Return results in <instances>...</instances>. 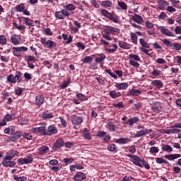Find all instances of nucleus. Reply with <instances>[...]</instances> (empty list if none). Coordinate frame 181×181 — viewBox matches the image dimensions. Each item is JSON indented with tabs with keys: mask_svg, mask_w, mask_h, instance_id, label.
Listing matches in <instances>:
<instances>
[{
	"mask_svg": "<svg viewBox=\"0 0 181 181\" xmlns=\"http://www.w3.org/2000/svg\"><path fill=\"white\" fill-rule=\"evenodd\" d=\"M83 138L88 141H91V134L88 132L87 129H84L83 132Z\"/></svg>",
	"mask_w": 181,
	"mask_h": 181,
	"instance_id": "a18cd8bd",
	"label": "nucleus"
},
{
	"mask_svg": "<svg viewBox=\"0 0 181 181\" xmlns=\"http://www.w3.org/2000/svg\"><path fill=\"white\" fill-rule=\"evenodd\" d=\"M128 57L130 59V60H134V62H141V57H139L138 54H130Z\"/></svg>",
	"mask_w": 181,
	"mask_h": 181,
	"instance_id": "58836bf2",
	"label": "nucleus"
},
{
	"mask_svg": "<svg viewBox=\"0 0 181 181\" xmlns=\"http://www.w3.org/2000/svg\"><path fill=\"white\" fill-rule=\"evenodd\" d=\"M151 109L153 111H155V112H158V111H162V107H160L159 105H153Z\"/></svg>",
	"mask_w": 181,
	"mask_h": 181,
	"instance_id": "338daca9",
	"label": "nucleus"
},
{
	"mask_svg": "<svg viewBox=\"0 0 181 181\" xmlns=\"http://www.w3.org/2000/svg\"><path fill=\"white\" fill-rule=\"evenodd\" d=\"M151 85L157 88H162V87H163V83H162L160 80L152 81Z\"/></svg>",
	"mask_w": 181,
	"mask_h": 181,
	"instance_id": "2f4dec72",
	"label": "nucleus"
},
{
	"mask_svg": "<svg viewBox=\"0 0 181 181\" xmlns=\"http://www.w3.org/2000/svg\"><path fill=\"white\" fill-rule=\"evenodd\" d=\"M163 43L167 47H170V48L172 47V45L173 44V43H172V42H170V40H169L168 39H163Z\"/></svg>",
	"mask_w": 181,
	"mask_h": 181,
	"instance_id": "bf43d9fd",
	"label": "nucleus"
},
{
	"mask_svg": "<svg viewBox=\"0 0 181 181\" xmlns=\"http://www.w3.org/2000/svg\"><path fill=\"white\" fill-rule=\"evenodd\" d=\"M106 128L109 129L110 132H115L118 127L112 122H109L106 125Z\"/></svg>",
	"mask_w": 181,
	"mask_h": 181,
	"instance_id": "b1692460",
	"label": "nucleus"
},
{
	"mask_svg": "<svg viewBox=\"0 0 181 181\" xmlns=\"http://www.w3.org/2000/svg\"><path fill=\"white\" fill-rule=\"evenodd\" d=\"M117 144H128V142H131V140L128 138H120L116 140Z\"/></svg>",
	"mask_w": 181,
	"mask_h": 181,
	"instance_id": "603ef678",
	"label": "nucleus"
},
{
	"mask_svg": "<svg viewBox=\"0 0 181 181\" xmlns=\"http://www.w3.org/2000/svg\"><path fill=\"white\" fill-rule=\"evenodd\" d=\"M11 42L12 45H14V46H18L19 45V35L16 34H13L11 36Z\"/></svg>",
	"mask_w": 181,
	"mask_h": 181,
	"instance_id": "4be33fe9",
	"label": "nucleus"
},
{
	"mask_svg": "<svg viewBox=\"0 0 181 181\" xmlns=\"http://www.w3.org/2000/svg\"><path fill=\"white\" fill-rule=\"evenodd\" d=\"M156 162L158 165H162L163 163H165V165H168V163H169V162L168 160H165L163 157L156 158Z\"/></svg>",
	"mask_w": 181,
	"mask_h": 181,
	"instance_id": "de8ad7c7",
	"label": "nucleus"
},
{
	"mask_svg": "<svg viewBox=\"0 0 181 181\" xmlns=\"http://www.w3.org/2000/svg\"><path fill=\"white\" fill-rule=\"evenodd\" d=\"M151 155H156V153H159V148L156 147V146H152L151 148H150V151H149Z\"/></svg>",
	"mask_w": 181,
	"mask_h": 181,
	"instance_id": "6e6d98bb",
	"label": "nucleus"
},
{
	"mask_svg": "<svg viewBox=\"0 0 181 181\" xmlns=\"http://www.w3.org/2000/svg\"><path fill=\"white\" fill-rule=\"evenodd\" d=\"M164 158L165 159H168V160H175V159H179V158H181V155L180 154H170V155L164 156Z\"/></svg>",
	"mask_w": 181,
	"mask_h": 181,
	"instance_id": "a878e982",
	"label": "nucleus"
},
{
	"mask_svg": "<svg viewBox=\"0 0 181 181\" xmlns=\"http://www.w3.org/2000/svg\"><path fill=\"white\" fill-rule=\"evenodd\" d=\"M166 6H169V2L163 0H160L158 2V8L160 9V11H164Z\"/></svg>",
	"mask_w": 181,
	"mask_h": 181,
	"instance_id": "6ab92c4d",
	"label": "nucleus"
},
{
	"mask_svg": "<svg viewBox=\"0 0 181 181\" xmlns=\"http://www.w3.org/2000/svg\"><path fill=\"white\" fill-rule=\"evenodd\" d=\"M100 12L103 16L107 18V19H110V21L114 22V23H119V16L112 14L105 9H102Z\"/></svg>",
	"mask_w": 181,
	"mask_h": 181,
	"instance_id": "f257e3e1",
	"label": "nucleus"
},
{
	"mask_svg": "<svg viewBox=\"0 0 181 181\" xmlns=\"http://www.w3.org/2000/svg\"><path fill=\"white\" fill-rule=\"evenodd\" d=\"M63 162L66 165V166H67L68 165H70L71 163L74 162V159L71 158H65L63 159Z\"/></svg>",
	"mask_w": 181,
	"mask_h": 181,
	"instance_id": "13d9d810",
	"label": "nucleus"
},
{
	"mask_svg": "<svg viewBox=\"0 0 181 181\" xmlns=\"http://www.w3.org/2000/svg\"><path fill=\"white\" fill-rule=\"evenodd\" d=\"M161 149L163 152H167L168 153L173 152V148H172V146L168 144L163 145Z\"/></svg>",
	"mask_w": 181,
	"mask_h": 181,
	"instance_id": "c85d7f7f",
	"label": "nucleus"
},
{
	"mask_svg": "<svg viewBox=\"0 0 181 181\" xmlns=\"http://www.w3.org/2000/svg\"><path fill=\"white\" fill-rule=\"evenodd\" d=\"M40 42L42 45H44L45 47H47L48 49H52L53 47H56L57 44L55 42L50 40H46V37H41Z\"/></svg>",
	"mask_w": 181,
	"mask_h": 181,
	"instance_id": "20e7f679",
	"label": "nucleus"
},
{
	"mask_svg": "<svg viewBox=\"0 0 181 181\" xmlns=\"http://www.w3.org/2000/svg\"><path fill=\"white\" fill-rule=\"evenodd\" d=\"M101 6L103 8H111L112 6V2L109 0L103 1L100 3Z\"/></svg>",
	"mask_w": 181,
	"mask_h": 181,
	"instance_id": "e433bc0d",
	"label": "nucleus"
},
{
	"mask_svg": "<svg viewBox=\"0 0 181 181\" xmlns=\"http://www.w3.org/2000/svg\"><path fill=\"white\" fill-rule=\"evenodd\" d=\"M62 38L66 41V45H70L73 42V35H71L62 34Z\"/></svg>",
	"mask_w": 181,
	"mask_h": 181,
	"instance_id": "bb28decb",
	"label": "nucleus"
},
{
	"mask_svg": "<svg viewBox=\"0 0 181 181\" xmlns=\"http://www.w3.org/2000/svg\"><path fill=\"white\" fill-rule=\"evenodd\" d=\"M33 134H40V135L47 136L46 126H42L40 127H33L31 129Z\"/></svg>",
	"mask_w": 181,
	"mask_h": 181,
	"instance_id": "39448f33",
	"label": "nucleus"
},
{
	"mask_svg": "<svg viewBox=\"0 0 181 181\" xmlns=\"http://www.w3.org/2000/svg\"><path fill=\"white\" fill-rule=\"evenodd\" d=\"M18 122L20 125H26L28 124V119L26 117H20L18 119Z\"/></svg>",
	"mask_w": 181,
	"mask_h": 181,
	"instance_id": "4d7b16f0",
	"label": "nucleus"
},
{
	"mask_svg": "<svg viewBox=\"0 0 181 181\" xmlns=\"http://www.w3.org/2000/svg\"><path fill=\"white\" fill-rule=\"evenodd\" d=\"M33 162V158L32 156H28L25 158H19L18 160V165H28Z\"/></svg>",
	"mask_w": 181,
	"mask_h": 181,
	"instance_id": "9d476101",
	"label": "nucleus"
},
{
	"mask_svg": "<svg viewBox=\"0 0 181 181\" xmlns=\"http://www.w3.org/2000/svg\"><path fill=\"white\" fill-rule=\"evenodd\" d=\"M132 19L134 21V22H136V23H139V25L144 22V18H142V16L138 14H134V16H132Z\"/></svg>",
	"mask_w": 181,
	"mask_h": 181,
	"instance_id": "473e14b6",
	"label": "nucleus"
},
{
	"mask_svg": "<svg viewBox=\"0 0 181 181\" xmlns=\"http://www.w3.org/2000/svg\"><path fill=\"white\" fill-rule=\"evenodd\" d=\"M13 117L12 115L7 114L4 116V119L1 122H0V128L1 127H5L6 125V122H9L10 121H12Z\"/></svg>",
	"mask_w": 181,
	"mask_h": 181,
	"instance_id": "4468645a",
	"label": "nucleus"
},
{
	"mask_svg": "<svg viewBox=\"0 0 181 181\" xmlns=\"http://www.w3.org/2000/svg\"><path fill=\"white\" fill-rule=\"evenodd\" d=\"M25 59L26 62H35L36 60V58L32 55H27Z\"/></svg>",
	"mask_w": 181,
	"mask_h": 181,
	"instance_id": "774afa93",
	"label": "nucleus"
},
{
	"mask_svg": "<svg viewBox=\"0 0 181 181\" xmlns=\"http://www.w3.org/2000/svg\"><path fill=\"white\" fill-rule=\"evenodd\" d=\"M117 5L122 9L123 11H127L128 9V6L124 1H118Z\"/></svg>",
	"mask_w": 181,
	"mask_h": 181,
	"instance_id": "5fc2aeb1",
	"label": "nucleus"
},
{
	"mask_svg": "<svg viewBox=\"0 0 181 181\" xmlns=\"http://www.w3.org/2000/svg\"><path fill=\"white\" fill-rule=\"evenodd\" d=\"M86 174H84V173L78 172L75 175L73 180L75 181H83V180H86Z\"/></svg>",
	"mask_w": 181,
	"mask_h": 181,
	"instance_id": "a211bd4d",
	"label": "nucleus"
},
{
	"mask_svg": "<svg viewBox=\"0 0 181 181\" xmlns=\"http://www.w3.org/2000/svg\"><path fill=\"white\" fill-rule=\"evenodd\" d=\"M129 86L128 83H116L115 87L118 90H127Z\"/></svg>",
	"mask_w": 181,
	"mask_h": 181,
	"instance_id": "412c9836",
	"label": "nucleus"
},
{
	"mask_svg": "<svg viewBox=\"0 0 181 181\" xmlns=\"http://www.w3.org/2000/svg\"><path fill=\"white\" fill-rule=\"evenodd\" d=\"M94 55L85 57L83 59L81 60L83 63H86V64H88V63H91L94 60Z\"/></svg>",
	"mask_w": 181,
	"mask_h": 181,
	"instance_id": "ea45409f",
	"label": "nucleus"
},
{
	"mask_svg": "<svg viewBox=\"0 0 181 181\" xmlns=\"http://www.w3.org/2000/svg\"><path fill=\"white\" fill-rule=\"evenodd\" d=\"M14 180L17 181H26L28 180V178L25 176L23 177H18V175H13Z\"/></svg>",
	"mask_w": 181,
	"mask_h": 181,
	"instance_id": "680f3d73",
	"label": "nucleus"
},
{
	"mask_svg": "<svg viewBox=\"0 0 181 181\" xmlns=\"http://www.w3.org/2000/svg\"><path fill=\"white\" fill-rule=\"evenodd\" d=\"M104 32L107 33V35H117L121 33V30L112 25H105Z\"/></svg>",
	"mask_w": 181,
	"mask_h": 181,
	"instance_id": "7ed1b4c3",
	"label": "nucleus"
},
{
	"mask_svg": "<svg viewBox=\"0 0 181 181\" xmlns=\"http://www.w3.org/2000/svg\"><path fill=\"white\" fill-rule=\"evenodd\" d=\"M49 152V148L46 146H42L38 148V153L40 155H45Z\"/></svg>",
	"mask_w": 181,
	"mask_h": 181,
	"instance_id": "72a5a7b5",
	"label": "nucleus"
},
{
	"mask_svg": "<svg viewBox=\"0 0 181 181\" xmlns=\"http://www.w3.org/2000/svg\"><path fill=\"white\" fill-rule=\"evenodd\" d=\"M136 122H139V117L137 116H135L134 117L130 118L129 120H127L126 124L127 125H129L130 127H132V125H134V124H136Z\"/></svg>",
	"mask_w": 181,
	"mask_h": 181,
	"instance_id": "393cba45",
	"label": "nucleus"
},
{
	"mask_svg": "<svg viewBox=\"0 0 181 181\" xmlns=\"http://www.w3.org/2000/svg\"><path fill=\"white\" fill-rule=\"evenodd\" d=\"M76 97L81 100V101H87L88 98L84 95L83 93H78L76 95Z\"/></svg>",
	"mask_w": 181,
	"mask_h": 181,
	"instance_id": "052dcab7",
	"label": "nucleus"
},
{
	"mask_svg": "<svg viewBox=\"0 0 181 181\" xmlns=\"http://www.w3.org/2000/svg\"><path fill=\"white\" fill-rule=\"evenodd\" d=\"M15 11L16 12H23V11H25V4L24 3H21L18 5H17L15 7Z\"/></svg>",
	"mask_w": 181,
	"mask_h": 181,
	"instance_id": "37998d69",
	"label": "nucleus"
},
{
	"mask_svg": "<svg viewBox=\"0 0 181 181\" xmlns=\"http://www.w3.org/2000/svg\"><path fill=\"white\" fill-rule=\"evenodd\" d=\"M64 146V140L63 139H58L54 144L52 148L54 151H56V149H60V148H62V146Z\"/></svg>",
	"mask_w": 181,
	"mask_h": 181,
	"instance_id": "2eb2a0df",
	"label": "nucleus"
},
{
	"mask_svg": "<svg viewBox=\"0 0 181 181\" xmlns=\"http://www.w3.org/2000/svg\"><path fill=\"white\" fill-rule=\"evenodd\" d=\"M159 30H160L162 35H164L165 36H168L170 37H173V36H175V34L172 32H170V30L163 26H160L158 28Z\"/></svg>",
	"mask_w": 181,
	"mask_h": 181,
	"instance_id": "1a4fd4ad",
	"label": "nucleus"
},
{
	"mask_svg": "<svg viewBox=\"0 0 181 181\" xmlns=\"http://www.w3.org/2000/svg\"><path fill=\"white\" fill-rule=\"evenodd\" d=\"M59 132L57 127L54 125H49L47 129V136H52V135H56Z\"/></svg>",
	"mask_w": 181,
	"mask_h": 181,
	"instance_id": "6e6552de",
	"label": "nucleus"
},
{
	"mask_svg": "<svg viewBox=\"0 0 181 181\" xmlns=\"http://www.w3.org/2000/svg\"><path fill=\"white\" fill-rule=\"evenodd\" d=\"M18 21L19 22H23L27 26H33V21L29 18L22 16L18 18Z\"/></svg>",
	"mask_w": 181,
	"mask_h": 181,
	"instance_id": "ddd939ff",
	"label": "nucleus"
},
{
	"mask_svg": "<svg viewBox=\"0 0 181 181\" xmlns=\"http://www.w3.org/2000/svg\"><path fill=\"white\" fill-rule=\"evenodd\" d=\"M13 56H16V57H21V56H22V52L18 47H13Z\"/></svg>",
	"mask_w": 181,
	"mask_h": 181,
	"instance_id": "4c0bfd02",
	"label": "nucleus"
},
{
	"mask_svg": "<svg viewBox=\"0 0 181 181\" xmlns=\"http://www.w3.org/2000/svg\"><path fill=\"white\" fill-rule=\"evenodd\" d=\"M152 132V129H146L138 131L134 134V138H141V136H145V135H148V134H151Z\"/></svg>",
	"mask_w": 181,
	"mask_h": 181,
	"instance_id": "0eeeda50",
	"label": "nucleus"
},
{
	"mask_svg": "<svg viewBox=\"0 0 181 181\" xmlns=\"http://www.w3.org/2000/svg\"><path fill=\"white\" fill-rule=\"evenodd\" d=\"M105 60V55L104 54H100L99 57H96L95 62L96 63H103Z\"/></svg>",
	"mask_w": 181,
	"mask_h": 181,
	"instance_id": "09e8293b",
	"label": "nucleus"
},
{
	"mask_svg": "<svg viewBox=\"0 0 181 181\" xmlns=\"http://www.w3.org/2000/svg\"><path fill=\"white\" fill-rule=\"evenodd\" d=\"M170 49L179 52V50H181V44L177 42L173 43Z\"/></svg>",
	"mask_w": 181,
	"mask_h": 181,
	"instance_id": "49530a36",
	"label": "nucleus"
},
{
	"mask_svg": "<svg viewBox=\"0 0 181 181\" xmlns=\"http://www.w3.org/2000/svg\"><path fill=\"white\" fill-rule=\"evenodd\" d=\"M107 149L110 151V152H114L115 153H117V152H118V148H117V146L114 144H109L107 146Z\"/></svg>",
	"mask_w": 181,
	"mask_h": 181,
	"instance_id": "a19ab883",
	"label": "nucleus"
},
{
	"mask_svg": "<svg viewBox=\"0 0 181 181\" xmlns=\"http://www.w3.org/2000/svg\"><path fill=\"white\" fill-rule=\"evenodd\" d=\"M1 163L5 168H13V166L16 165L15 161H12L11 160H6V158H4Z\"/></svg>",
	"mask_w": 181,
	"mask_h": 181,
	"instance_id": "f3484780",
	"label": "nucleus"
},
{
	"mask_svg": "<svg viewBox=\"0 0 181 181\" xmlns=\"http://www.w3.org/2000/svg\"><path fill=\"white\" fill-rule=\"evenodd\" d=\"M54 16L57 19H64L66 17L70 16V13L64 9L55 12Z\"/></svg>",
	"mask_w": 181,
	"mask_h": 181,
	"instance_id": "423d86ee",
	"label": "nucleus"
},
{
	"mask_svg": "<svg viewBox=\"0 0 181 181\" xmlns=\"http://www.w3.org/2000/svg\"><path fill=\"white\" fill-rule=\"evenodd\" d=\"M151 74L152 76H154V77H158V76H161L162 71H159L158 69H154Z\"/></svg>",
	"mask_w": 181,
	"mask_h": 181,
	"instance_id": "0e129e2a",
	"label": "nucleus"
},
{
	"mask_svg": "<svg viewBox=\"0 0 181 181\" xmlns=\"http://www.w3.org/2000/svg\"><path fill=\"white\" fill-rule=\"evenodd\" d=\"M54 116L53 115V113L52 112H49V113H47L46 112H42V118L43 119H50L52 118H53Z\"/></svg>",
	"mask_w": 181,
	"mask_h": 181,
	"instance_id": "f704fd0d",
	"label": "nucleus"
},
{
	"mask_svg": "<svg viewBox=\"0 0 181 181\" xmlns=\"http://www.w3.org/2000/svg\"><path fill=\"white\" fill-rule=\"evenodd\" d=\"M139 43L141 45V46H142V47H146V49H149V44L146 42H145V39L144 38H140L139 40Z\"/></svg>",
	"mask_w": 181,
	"mask_h": 181,
	"instance_id": "8fccbe9b",
	"label": "nucleus"
},
{
	"mask_svg": "<svg viewBox=\"0 0 181 181\" xmlns=\"http://www.w3.org/2000/svg\"><path fill=\"white\" fill-rule=\"evenodd\" d=\"M23 76V74L22 72L19 71H16V74L14 76L16 83H21Z\"/></svg>",
	"mask_w": 181,
	"mask_h": 181,
	"instance_id": "cd10ccee",
	"label": "nucleus"
},
{
	"mask_svg": "<svg viewBox=\"0 0 181 181\" xmlns=\"http://www.w3.org/2000/svg\"><path fill=\"white\" fill-rule=\"evenodd\" d=\"M19 152L16 150H11L8 153H6L4 159L6 160H12L13 158H15V156H18Z\"/></svg>",
	"mask_w": 181,
	"mask_h": 181,
	"instance_id": "f8f14e48",
	"label": "nucleus"
},
{
	"mask_svg": "<svg viewBox=\"0 0 181 181\" xmlns=\"http://www.w3.org/2000/svg\"><path fill=\"white\" fill-rule=\"evenodd\" d=\"M130 40L134 45H138V35L135 33H130Z\"/></svg>",
	"mask_w": 181,
	"mask_h": 181,
	"instance_id": "c756f323",
	"label": "nucleus"
},
{
	"mask_svg": "<svg viewBox=\"0 0 181 181\" xmlns=\"http://www.w3.org/2000/svg\"><path fill=\"white\" fill-rule=\"evenodd\" d=\"M118 43L119 47H121V49H124V50H129V49H131L132 47L130 44L124 41H119Z\"/></svg>",
	"mask_w": 181,
	"mask_h": 181,
	"instance_id": "5701e85b",
	"label": "nucleus"
},
{
	"mask_svg": "<svg viewBox=\"0 0 181 181\" xmlns=\"http://www.w3.org/2000/svg\"><path fill=\"white\" fill-rule=\"evenodd\" d=\"M141 90H139L138 89H132L129 92V95H132V97L139 95V94H141Z\"/></svg>",
	"mask_w": 181,
	"mask_h": 181,
	"instance_id": "c03bdc74",
	"label": "nucleus"
},
{
	"mask_svg": "<svg viewBox=\"0 0 181 181\" xmlns=\"http://www.w3.org/2000/svg\"><path fill=\"white\" fill-rule=\"evenodd\" d=\"M71 122L73 125H81L83 124V117H78L76 115L71 116Z\"/></svg>",
	"mask_w": 181,
	"mask_h": 181,
	"instance_id": "9b49d317",
	"label": "nucleus"
},
{
	"mask_svg": "<svg viewBox=\"0 0 181 181\" xmlns=\"http://www.w3.org/2000/svg\"><path fill=\"white\" fill-rule=\"evenodd\" d=\"M109 95H110V97H111V98L115 99V98H118V97H121V95H122V94L121 93V92H117L115 90H110L109 92Z\"/></svg>",
	"mask_w": 181,
	"mask_h": 181,
	"instance_id": "7c9ffc66",
	"label": "nucleus"
},
{
	"mask_svg": "<svg viewBox=\"0 0 181 181\" xmlns=\"http://www.w3.org/2000/svg\"><path fill=\"white\" fill-rule=\"evenodd\" d=\"M127 158H130V162H132L134 165H136V166H139V168H142V162H144V159L142 158L136 156V155H132V154H127Z\"/></svg>",
	"mask_w": 181,
	"mask_h": 181,
	"instance_id": "f03ea898",
	"label": "nucleus"
},
{
	"mask_svg": "<svg viewBox=\"0 0 181 181\" xmlns=\"http://www.w3.org/2000/svg\"><path fill=\"white\" fill-rule=\"evenodd\" d=\"M7 81L11 84H16V81L15 80V76H13V74H10L7 76Z\"/></svg>",
	"mask_w": 181,
	"mask_h": 181,
	"instance_id": "864d4df0",
	"label": "nucleus"
},
{
	"mask_svg": "<svg viewBox=\"0 0 181 181\" xmlns=\"http://www.w3.org/2000/svg\"><path fill=\"white\" fill-rule=\"evenodd\" d=\"M64 11H66V12L71 11H76V6L73 4H69L64 6Z\"/></svg>",
	"mask_w": 181,
	"mask_h": 181,
	"instance_id": "c9c22d12",
	"label": "nucleus"
},
{
	"mask_svg": "<svg viewBox=\"0 0 181 181\" xmlns=\"http://www.w3.org/2000/svg\"><path fill=\"white\" fill-rule=\"evenodd\" d=\"M13 25L16 29H18V30H21V32H25V29H26V25H18L16 23H13Z\"/></svg>",
	"mask_w": 181,
	"mask_h": 181,
	"instance_id": "79ce46f5",
	"label": "nucleus"
},
{
	"mask_svg": "<svg viewBox=\"0 0 181 181\" xmlns=\"http://www.w3.org/2000/svg\"><path fill=\"white\" fill-rule=\"evenodd\" d=\"M181 130L179 129H177L176 127H172L169 129H163L162 132L163 134H167L168 135H170V134H179Z\"/></svg>",
	"mask_w": 181,
	"mask_h": 181,
	"instance_id": "dca6fc26",
	"label": "nucleus"
},
{
	"mask_svg": "<svg viewBox=\"0 0 181 181\" xmlns=\"http://www.w3.org/2000/svg\"><path fill=\"white\" fill-rule=\"evenodd\" d=\"M8 43V40L6 37L4 35H0V45L5 46Z\"/></svg>",
	"mask_w": 181,
	"mask_h": 181,
	"instance_id": "3c124183",
	"label": "nucleus"
},
{
	"mask_svg": "<svg viewBox=\"0 0 181 181\" xmlns=\"http://www.w3.org/2000/svg\"><path fill=\"white\" fill-rule=\"evenodd\" d=\"M129 64L133 66V67H139V63H138L136 61H134V59H130L129 61Z\"/></svg>",
	"mask_w": 181,
	"mask_h": 181,
	"instance_id": "69168bd1",
	"label": "nucleus"
},
{
	"mask_svg": "<svg viewBox=\"0 0 181 181\" xmlns=\"http://www.w3.org/2000/svg\"><path fill=\"white\" fill-rule=\"evenodd\" d=\"M45 103V97H43L41 94H39L35 98V104L40 107Z\"/></svg>",
	"mask_w": 181,
	"mask_h": 181,
	"instance_id": "aec40b11",
	"label": "nucleus"
},
{
	"mask_svg": "<svg viewBox=\"0 0 181 181\" xmlns=\"http://www.w3.org/2000/svg\"><path fill=\"white\" fill-rule=\"evenodd\" d=\"M105 73H107V74H110L111 77H112L113 78L116 79L118 78V76H117V74L112 73L111 71V69H105Z\"/></svg>",
	"mask_w": 181,
	"mask_h": 181,
	"instance_id": "e2e57ef3",
	"label": "nucleus"
}]
</instances>
